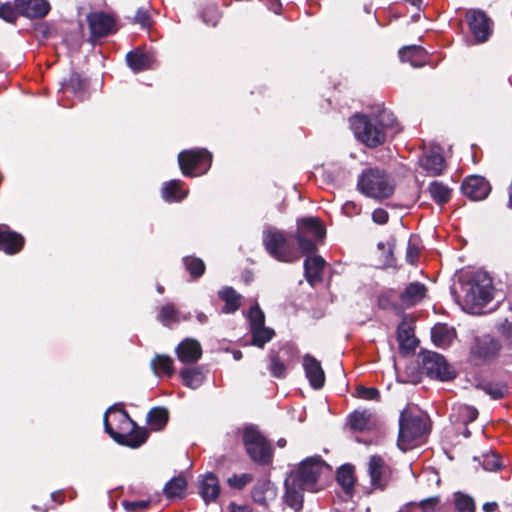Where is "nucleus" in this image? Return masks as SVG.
<instances>
[{"instance_id":"obj_1","label":"nucleus","mask_w":512,"mask_h":512,"mask_svg":"<svg viewBox=\"0 0 512 512\" xmlns=\"http://www.w3.org/2000/svg\"><path fill=\"white\" fill-rule=\"evenodd\" d=\"M349 125L357 141L370 149L384 145L401 130L394 113L386 108L369 114L356 113L349 118Z\"/></svg>"},{"instance_id":"obj_2","label":"nucleus","mask_w":512,"mask_h":512,"mask_svg":"<svg viewBox=\"0 0 512 512\" xmlns=\"http://www.w3.org/2000/svg\"><path fill=\"white\" fill-rule=\"evenodd\" d=\"M103 424L105 432L118 444L129 448L143 445L149 436L146 428L139 427L123 408L122 403H116L104 413Z\"/></svg>"},{"instance_id":"obj_3","label":"nucleus","mask_w":512,"mask_h":512,"mask_svg":"<svg viewBox=\"0 0 512 512\" xmlns=\"http://www.w3.org/2000/svg\"><path fill=\"white\" fill-rule=\"evenodd\" d=\"M357 190L366 197L384 200L394 194L395 184L385 169L369 167L358 176Z\"/></svg>"},{"instance_id":"obj_4","label":"nucleus","mask_w":512,"mask_h":512,"mask_svg":"<svg viewBox=\"0 0 512 512\" xmlns=\"http://www.w3.org/2000/svg\"><path fill=\"white\" fill-rule=\"evenodd\" d=\"M262 242L268 254L279 262L292 263L300 259L301 253L292 232L268 229L263 232Z\"/></svg>"},{"instance_id":"obj_5","label":"nucleus","mask_w":512,"mask_h":512,"mask_svg":"<svg viewBox=\"0 0 512 512\" xmlns=\"http://www.w3.org/2000/svg\"><path fill=\"white\" fill-rule=\"evenodd\" d=\"M332 475V468L319 455L307 457L302 460L291 476L304 485L308 491L317 492L323 488L320 484L323 478Z\"/></svg>"},{"instance_id":"obj_6","label":"nucleus","mask_w":512,"mask_h":512,"mask_svg":"<svg viewBox=\"0 0 512 512\" xmlns=\"http://www.w3.org/2000/svg\"><path fill=\"white\" fill-rule=\"evenodd\" d=\"M295 238L302 255H312L317 251V245L323 242L326 229L317 217H302L297 220Z\"/></svg>"},{"instance_id":"obj_7","label":"nucleus","mask_w":512,"mask_h":512,"mask_svg":"<svg viewBox=\"0 0 512 512\" xmlns=\"http://www.w3.org/2000/svg\"><path fill=\"white\" fill-rule=\"evenodd\" d=\"M427 431L423 416L414 413L409 408L403 409L399 416L398 447L402 451L413 448Z\"/></svg>"},{"instance_id":"obj_8","label":"nucleus","mask_w":512,"mask_h":512,"mask_svg":"<svg viewBox=\"0 0 512 512\" xmlns=\"http://www.w3.org/2000/svg\"><path fill=\"white\" fill-rule=\"evenodd\" d=\"M242 442L249 458L259 466H268L273 461V449L257 426L249 424L242 430Z\"/></svg>"},{"instance_id":"obj_9","label":"nucleus","mask_w":512,"mask_h":512,"mask_svg":"<svg viewBox=\"0 0 512 512\" xmlns=\"http://www.w3.org/2000/svg\"><path fill=\"white\" fill-rule=\"evenodd\" d=\"M463 289L464 303L472 312L482 309L493 298L492 279L486 274H476Z\"/></svg>"},{"instance_id":"obj_10","label":"nucleus","mask_w":512,"mask_h":512,"mask_svg":"<svg viewBox=\"0 0 512 512\" xmlns=\"http://www.w3.org/2000/svg\"><path fill=\"white\" fill-rule=\"evenodd\" d=\"M212 159V153L206 148L186 149L178 154L179 168L186 177L205 174L212 165Z\"/></svg>"},{"instance_id":"obj_11","label":"nucleus","mask_w":512,"mask_h":512,"mask_svg":"<svg viewBox=\"0 0 512 512\" xmlns=\"http://www.w3.org/2000/svg\"><path fill=\"white\" fill-rule=\"evenodd\" d=\"M422 369L427 377L442 382L456 378L457 372L446 358L437 352L425 351L422 353Z\"/></svg>"},{"instance_id":"obj_12","label":"nucleus","mask_w":512,"mask_h":512,"mask_svg":"<svg viewBox=\"0 0 512 512\" xmlns=\"http://www.w3.org/2000/svg\"><path fill=\"white\" fill-rule=\"evenodd\" d=\"M501 342L491 335H482L474 339L470 347V359L476 365L490 363L500 354Z\"/></svg>"},{"instance_id":"obj_13","label":"nucleus","mask_w":512,"mask_h":512,"mask_svg":"<svg viewBox=\"0 0 512 512\" xmlns=\"http://www.w3.org/2000/svg\"><path fill=\"white\" fill-rule=\"evenodd\" d=\"M86 21L90 31L89 41L92 43L115 34L118 30L116 17L104 11L87 14Z\"/></svg>"},{"instance_id":"obj_14","label":"nucleus","mask_w":512,"mask_h":512,"mask_svg":"<svg viewBox=\"0 0 512 512\" xmlns=\"http://www.w3.org/2000/svg\"><path fill=\"white\" fill-rule=\"evenodd\" d=\"M466 20L476 43H485L493 33L492 19L481 9H470L466 13Z\"/></svg>"},{"instance_id":"obj_15","label":"nucleus","mask_w":512,"mask_h":512,"mask_svg":"<svg viewBox=\"0 0 512 512\" xmlns=\"http://www.w3.org/2000/svg\"><path fill=\"white\" fill-rule=\"evenodd\" d=\"M368 475L373 488L385 490L392 478L393 469L380 455H372L368 461Z\"/></svg>"},{"instance_id":"obj_16","label":"nucleus","mask_w":512,"mask_h":512,"mask_svg":"<svg viewBox=\"0 0 512 512\" xmlns=\"http://www.w3.org/2000/svg\"><path fill=\"white\" fill-rule=\"evenodd\" d=\"M25 237L11 229L7 224L0 223V252L13 256L19 254L25 246Z\"/></svg>"},{"instance_id":"obj_17","label":"nucleus","mask_w":512,"mask_h":512,"mask_svg":"<svg viewBox=\"0 0 512 512\" xmlns=\"http://www.w3.org/2000/svg\"><path fill=\"white\" fill-rule=\"evenodd\" d=\"M419 165L426 171L428 176H441L447 169V162L443 156L442 149L437 146L424 153L419 158Z\"/></svg>"},{"instance_id":"obj_18","label":"nucleus","mask_w":512,"mask_h":512,"mask_svg":"<svg viewBox=\"0 0 512 512\" xmlns=\"http://www.w3.org/2000/svg\"><path fill=\"white\" fill-rule=\"evenodd\" d=\"M461 191L470 200L480 201L489 195L491 187L484 177L471 175L463 180Z\"/></svg>"},{"instance_id":"obj_19","label":"nucleus","mask_w":512,"mask_h":512,"mask_svg":"<svg viewBox=\"0 0 512 512\" xmlns=\"http://www.w3.org/2000/svg\"><path fill=\"white\" fill-rule=\"evenodd\" d=\"M292 348L288 345L282 346L279 350L271 349L268 354V370L274 378L284 379L287 376L289 360L284 355L290 356Z\"/></svg>"},{"instance_id":"obj_20","label":"nucleus","mask_w":512,"mask_h":512,"mask_svg":"<svg viewBox=\"0 0 512 512\" xmlns=\"http://www.w3.org/2000/svg\"><path fill=\"white\" fill-rule=\"evenodd\" d=\"M285 504L293 509L295 512H300L303 509L304 491L307 490L304 485L296 481L292 476L285 480Z\"/></svg>"},{"instance_id":"obj_21","label":"nucleus","mask_w":512,"mask_h":512,"mask_svg":"<svg viewBox=\"0 0 512 512\" xmlns=\"http://www.w3.org/2000/svg\"><path fill=\"white\" fill-rule=\"evenodd\" d=\"M303 368L305 376L313 389H321L325 384V372L314 356L306 354L303 357Z\"/></svg>"},{"instance_id":"obj_22","label":"nucleus","mask_w":512,"mask_h":512,"mask_svg":"<svg viewBox=\"0 0 512 512\" xmlns=\"http://www.w3.org/2000/svg\"><path fill=\"white\" fill-rule=\"evenodd\" d=\"M20 15L28 19H42L51 10L47 0H16Z\"/></svg>"},{"instance_id":"obj_23","label":"nucleus","mask_w":512,"mask_h":512,"mask_svg":"<svg viewBox=\"0 0 512 512\" xmlns=\"http://www.w3.org/2000/svg\"><path fill=\"white\" fill-rule=\"evenodd\" d=\"M176 354L182 363L193 364L202 357V347L196 339L187 338L178 344Z\"/></svg>"},{"instance_id":"obj_24","label":"nucleus","mask_w":512,"mask_h":512,"mask_svg":"<svg viewBox=\"0 0 512 512\" xmlns=\"http://www.w3.org/2000/svg\"><path fill=\"white\" fill-rule=\"evenodd\" d=\"M220 491L221 487L219 479L214 473L208 472L202 476L199 481V494L205 503L208 504L216 501L219 497Z\"/></svg>"},{"instance_id":"obj_25","label":"nucleus","mask_w":512,"mask_h":512,"mask_svg":"<svg viewBox=\"0 0 512 512\" xmlns=\"http://www.w3.org/2000/svg\"><path fill=\"white\" fill-rule=\"evenodd\" d=\"M89 82L80 73L72 71L67 78L61 82V91L63 93H71L80 99H84Z\"/></svg>"},{"instance_id":"obj_26","label":"nucleus","mask_w":512,"mask_h":512,"mask_svg":"<svg viewBox=\"0 0 512 512\" xmlns=\"http://www.w3.org/2000/svg\"><path fill=\"white\" fill-rule=\"evenodd\" d=\"M325 263V260L320 255H307L304 260V276L311 286L322 281Z\"/></svg>"},{"instance_id":"obj_27","label":"nucleus","mask_w":512,"mask_h":512,"mask_svg":"<svg viewBox=\"0 0 512 512\" xmlns=\"http://www.w3.org/2000/svg\"><path fill=\"white\" fill-rule=\"evenodd\" d=\"M126 62L128 67L134 73H140L142 71L152 68V58L143 49L137 47L126 54Z\"/></svg>"},{"instance_id":"obj_28","label":"nucleus","mask_w":512,"mask_h":512,"mask_svg":"<svg viewBox=\"0 0 512 512\" xmlns=\"http://www.w3.org/2000/svg\"><path fill=\"white\" fill-rule=\"evenodd\" d=\"M456 338V330L446 323H437L431 329V339L440 348L449 347Z\"/></svg>"},{"instance_id":"obj_29","label":"nucleus","mask_w":512,"mask_h":512,"mask_svg":"<svg viewBox=\"0 0 512 512\" xmlns=\"http://www.w3.org/2000/svg\"><path fill=\"white\" fill-rule=\"evenodd\" d=\"M426 293L427 287L425 284L418 281L411 282L400 294V300L407 306H414L426 297Z\"/></svg>"},{"instance_id":"obj_30","label":"nucleus","mask_w":512,"mask_h":512,"mask_svg":"<svg viewBox=\"0 0 512 512\" xmlns=\"http://www.w3.org/2000/svg\"><path fill=\"white\" fill-rule=\"evenodd\" d=\"M336 481L345 494L351 497L356 482L355 467L349 463L341 465L336 472Z\"/></svg>"},{"instance_id":"obj_31","label":"nucleus","mask_w":512,"mask_h":512,"mask_svg":"<svg viewBox=\"0 0 512 512\" xmlns=\"http://www.w3.org/2000/svg\"><path fill=\"white\" fill-rule=\"evenodd\" d=\"M399 58L402 62H408L413 67H421L426 62L427 52L424 48L417 45L402 47L399 52Z\"/></svg>"},{"instance_id":"obj_32","label":"nucleus","mask_w":512,"mask_h":512,"mask_svg":"<svg viewBox=\"0 0 512 512\" xmlns=\"http://www.w3.org/2000/svg\"><path fill=\"white\" fill-rule=\"evenodd\" d=\"M275 494L273 485L269 480L258 481L251 491L253 501L264 507L268 506L269 498H274Z\"/></svg>"},{"instance_id":"obj_33","label":"nucleus","mask_w":512,"mask_h":512,"mask_svg":"<svg viewBox=\"0 0 512 512\" xmlns=\"http://www.w3.org/2000/svg\"><path fill=\"white\" fill-rule=\"evenodd\" d=\"M184 182L179 179H173L165 183L162 188V197L166 202H180L188 191L183 188Z\"/></svg>"},{"instance_id":"obj_34","label":"nucleus","mask_w":512,"mask_h":512,"mask_svg":"<svg viewBox=\"0 0 512 512\" xmlns=\"http://www.w3.org/2000/svg\"><path fill=\"white\" fill-rule=\"evenodd\" d=\"M219 298L224 301L222 312L233 314L241 307L242 296L232 287H224L218 293Z\"/></svg>"},{"instance_id":"obj_35","label":"nucleus","mask_w":512,"mask_h":512,"mask_svg":"<svg viewBox=\"0 0 512 512\" xmlns=\"http://www.w3.org/2000/svg\"><path fill=\"white\" fill-rule=\"evenodd\" d=\"M397 340L401 350L414 352L418 346V340L415 338L413 328L405 322H401L397 328Z\"/></svg>"},{"instance_id":"obj_36","label":"nucleus","mask_w":512,"mask_h":512,"mask_svg":"<svg viewBox=\"0 0 512 512\" xmlns=\"http://www.w3.org/2000/svg\"><path fill=\"white\" fill-rule=\"evenodd\" d=\"M179 376L182 384L190 389L199 388L205 379V374L199 366L183 368Z\"/></svg>"},{"instance_id":"obj_37","label":"nucleus","mask_w":512,"mask_h":512,"mask_svg":"<svg viewBox=\"0 0 512 512\" xmlns=\"http://www.w3.org/2000/svg\"><path fill=\"white\" fill-rule=\"evenodd\" d=\"M187 480L183 475L170 479L163 488V494L168 499L183 498L187 489Z\"/></svg>"},{"instance_id":"obj_38","label":"nucleus","mask_w":512,"mask_h":512,"mask_svg":"<svg viewBox=\"0 0 512 512\" xmlns=\"http://www.w3.org/2000/svg\"><path fill=\"white\" fill-rule=\"evenodd\" d=\"M146 421L153 430L160 431L169 421V411L162 406L153 407L148 411Z\"/></svg>"},{"instance_id":"obj_39","label":"nucleus","mask_w":512,"mask_h":512,"mask_svg":"<svg viewBox=\"0 0 512 512\" xmlns=\"http://www.w3.org/2000/svg\"><path fill=\"white\" fill-rule=\"evenodd\" d=\"M428 192L432 200L438 205L448 203L452 196V189L441 181L434 180L428 186Z\"/></svg>"},{"instance_id":"obj_40","label":"nucleus","mask_w":512,"mask_h":512,"mask_svg":"<svg viewBox=\"0 0 512 512\" xmlns=\"http://www.w3.org/2000/svg\"><path fill=\"white\" fill-rule=\"evenodd\" d=\"M479 412L477 408L467 404H460L453 408V414L450 418H455V422H459L465 426L474 422L478 418Z\"/></svg>"},{"instance_id":"obj_41","label":"nucleus","mask_w":512,"mask_h":512,"mask_svg":"<svg viewBox=\"0 0 512 512\" xmlns=\"http://www.w3.org/2000/svg\"><path fill=\"white\" fill-rule=\"evenodd\" d=\"M185 270L189 273L193 280L200 279L206 272V265L204 261L196 256H185L182 259Z\"/></svg>"},{"instance_id":"obj_42","label":"nucleus","mask_w":512,"mask_h":512,"mask_svg":"<svg viewBox=\"0 0 512 512\" xmlns=\"http://www.w3.org/2000/svg\"><path fill=\"white\" fill-rule=\"evenodd\" d=\"M151 367L156 375L164 374L171 377L174 374L173 359L168 355L157 354L151 360Z\"/></svg>"},{"instance_id":"obj_43","label":"nucleus","mask_w":512,"mask_h":512,"mask_svg":"<svg viewBox=\"0 0 512 512\" xmlns=\"http://www.w3.org/2000/svg\"><path fill=\"white\" fill-rule=\"evenodd\" d=\"M251 340L250 345L264 348V346L270 342L275 336V331L272 328L263 326L259 328H253L250 330Z\"/></svg>"},{"instance_id":"obj_44","label":"nucleus","mask_w":512,"mask_h":512,"mask_svg":"<svg viewBox=\"0 0 512 512\" xmlns=\"http://www.w3.org/2000/svg\"><path fill=\"white\" fill-rule=\"evenodd\" d=\"M371 414L368 411L355 410L348 416L350 428L363 432L369 428Z\"/></svg>"},{"instance_id":"obj_45","label":"nucleus","mask_w":512,"mask_h":512,"mask_svg":"<svg viewBox=\"0 0 512 512\" xmlns=\"http://www.w3.org/2000/svg\"><path fill=\"white\" fill-rule=\"evenodd\" d=\"M454 507L457 512H475L476 504L474 499L463 492L454 493Z\"/></svg>"},{"instance_id":"obj_46","label":"nucleus","mask_w":512,"mask_h":512,"mask_svg":"<svg viewBox=\"0 0 512 512\" xmlns=\"http://www.w3.org/2000/svg\"><path fill=\"white\" fill-rule=\"evenodd\" d=\"M157 319L164 326H170V324L178 323L180 321L178 317V311L175 308L174 304L171 302L166 303L161 307Z\"/></svg>"},{"instance_id":"obj_47","label":"nucleus","mask_w":512,"mask_h":512,"mask_svg":"<svg viewBox=\"0 0 512 512\" xmlns=\"http://www.w3.org/2000/svg\"><path fill=\"white\" fill-rule=\"evenodd\" d=\"M421 250L420 238L416 235H411L406 249V261L411 265H415L419 260Z\"/></svg>"},{"instance_id":"obj_48","label":"nucleus","mask_w":512,"mask_h":512,"mask_svg":"<svg viewBox=\"0 0 512 512\" xmlns=\"http://www.w3.org/2000/svg\"><path fill=\"white\" fill-rule=\"evenodd\" d=\"M483 390L495 400L503 399L509 393V387L505 382H488L483 386Z\"/></svg>"},{"instance_id":"obj_49","label":"nucleus","mask_w":512,"mask_h":512,"mask_svg":"<svg viewBox=\"0 0 512 512\" xmlns=\"http://www.w3.org/2000/svg\"><path fill=\"white\" fill-rule=\"evenodd\" d=\"M20 15L16 0L14 3L5 2L0 4V18L7 23L15 24Z\"/></svg>"},{"instance_id":"obj_50","label":"nucleus","mask_w":512,"mask_h":512,"mask_svg":"<svg viewBox=\"0 0 512 512\" xmlns=\"http://www.w3.org/2000/svg\"><path fill=\"white\" fill-rule=\"evenodd\" d=\"M200 16L205 24L215 27L221 18V11L216 4H207Z\"/></svg>"},{"instance_id":"obj_51","label":"nucleus","mask_w":512,"mask_h":512,"mask_svg":"<svg viewBox=\"0 0 512 512\" xmlns=\"http://www.w3.org/2000/svg\"><path fill=\"white\" fill-rule=\"evenodd\" d=\"M252 481L253 476L249 473H242L240 475L234 473L227 479V484L231 489L242 490Z\"/></svg>"},{"instance_id":"obj_52","label":"nucleus","mask_w":512,"mask_h":512,"mask_svg":"<svg viewBox=\"0 0 512 512\" xmlns=\"http://www.w3.org/2000/svg\"><path fill=\"white\" fill-rule=\"evenodd\" d=\"M248 319L250 330L265 326V315L258 305L250 308L248 312Z\"/></svg>"},{"instance_id":"obj_53","label":"nucleus","mask_w":512,"mask_h":512,"mask_svg":"<svg viewBox=\"0 0 512 512\" xmlns=\"http://www.w3.org/2000/svg\"><path fill=\"white\" fill-rule=\"evenodd\" d=\"M356 396L364 400L380 401V391L375 387H365L358 385L355 389Z\"/></svg>"},{"instance_id":"obj_54","label":"nucleus","mask_w":512,"mask_h":512,"mask_svg":"<svg viewBox=\"0 0 512 512\" xmlns=\"http://www.w3.org/2000/svg\"><path fill=\"white\" fill-rule=\"evenodd\" d=\"M482 466L486 471H499L502 467L500 456L494 452L485 454Z\"/></svg>"},{"instance_id":"obj_55","label":"nucleus","mask_w":512,"mask_h":512,"mask_svg":"<svg viewBox=\"0 0 512 512\" xmlns=\"http://www.w3.org/2000/svg\"><path fill=\"white\" fill-rule=\"evenodd\" d=\"M151 504L150 500H139V501H122V506L128 512H141L146 510Z\"/></svg>"},{"instance_id":"obj_56","label":"nucleus","mask_w":512,"mask_h":512,"mask_svg":"<svg viewBox=\"0 0 512 512\" xmlns=\"http://www.w3.org/2000/svg\"><path fill=\"white\" fill-rule=\"evenodd\" d=\"M441 499L440 496H432L421 500L417 505L422 512H436L439 508Z\"/></svg>"},{"instance_id":"obj_57","label":"nucleus","mask_w":512,"mask_h":512,"mask_svg":"<svg viewBox=\"0 0 512 512\" xmlns=\"http://www.w3.org/2000/svg\"><path fill=\"white\" fill-rule=\"evenodd\" d=\"M133 23L139 24L143 28L150 27L151 17L149 11L143 7L138 8L133 18Z\"/></svg>"},{"instance_id":"obj_58","label":"nucleus","mask_w":512,"mask_h":512,"mask_svg":"<svg viewBox=\"0 0 512 512\" xmlns=\"http://www.w3.org/2000/svg\"><path fill=\"white\" fill-rule=\"evenodd\" d=\"M372 220L376 224L384 225L389 220V213L383 208H377L372 212Z\"/></svg>"},{"instance_id":"obj_59","label":"nucleus","mask_w":512,"mask_h":512,"mask_svg":"<svg viewBox=\"0 0 512 512\" xmlns=\"http://www.w3.org/2000/svg\"><path fill=\"white\" fill-rule=\"evenodd\" d=\"M501 335L512 344V323L505 320L500 328Z\"/></svg>"},{"instance_id":"obj_60","label":"nucleus","mask_w":512,"mask_h":512,"mask_svg":"<svg viewBox=\"0 0 512 512\" xmlns=\"http://www.w3.org/2000/svg\"><path fill=\"white\" fill-rule=\"evenodd\" d=\"M344 212L349 215H358L361 211V207L355 204L354 202L348 201L343 206Z\"/></svg>"},{"instance_id":"obj_61","label":"nucleus","mask_w":512,"mask_h":512,"mask_svg":"<svg viewBox=\"0 0 512 512\" xmlns=\"http://www.w3.org/2000/svg\"><path fill=\"white\" fill-rule=\"evenodd\" d=\"M268 9L275 14H281L282 13V3L280 0H269L268 1Z\"/></svg>"},{"instance_id":"obj_62","label":"nucleus","mask_w":512,"mask_h":512,"mask_svg":"<svg viewBox=\"0 0 512 512\" xmlns=\"http://www.w3.org/2000/svg\"><path fill=\"white\" fill-rule=\"evenodd\" d=\"M229 512H252V510L247 506L237 505L235 503H230L228 506Z\"/></svg>"},{"instance_id":"obj_63","label":"nucleus","mask_w":512,"mask_h":512,"mask_svg":"<svg viewBox=\"0 0 512 512\" xmlns=\"http://www.w3.org/2000/svg\"><path fill=\"white\" fill-rule=\"evenodd\" d=\"M499 508V505L497 502H486L483 504L482 509L484 512H496Z\"/></svg>"},{"instance_id":"obj_64","label":"nucleus","mask_w":512,"mask_h":512,"mask_svg":"<svg viewBox=\"0 0 512 512\" xmlns=\"http://www.w3.org/2000/svg\"><path fill=\"white\" fill-rule=\"evenodd\" d=\"M378 304H379V307L383 308V309H386L388 307V304H389V299L387 296H380L379 299H378Z\"/></svg>"}]
</instances>
